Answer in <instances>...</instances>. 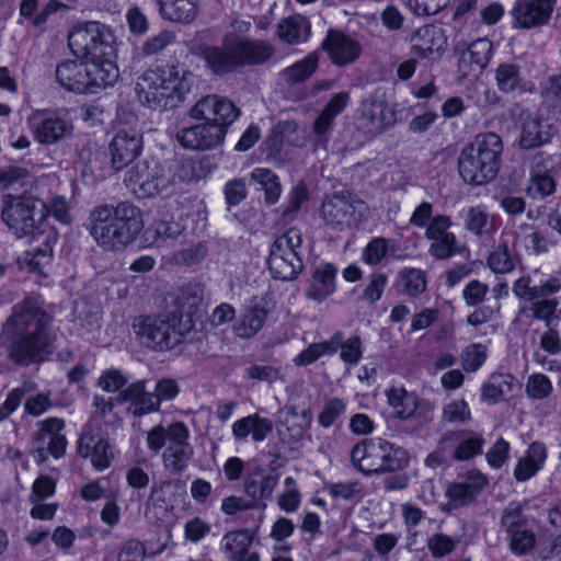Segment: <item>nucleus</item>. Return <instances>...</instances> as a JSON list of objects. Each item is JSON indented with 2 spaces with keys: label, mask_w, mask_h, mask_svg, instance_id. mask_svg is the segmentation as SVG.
Masks as SVG:
<instances>
[{
  "label": "nucleus",
  "mask_w": 561,
  "mask_h": 561,
  "mask_svg": "<svg viewBox=\"0 0 561 561\" xmlns=\"http://www.w3.org/2000/svg\"><path fill=\"white\" fill-rule=\"evenodd\" d=\"M49 316L36 298L26 297L15 305L5 322L8 330L14 335L8 347L9 359L21 366L43 362L49 354Z\"/></svg>",
  "instance_id": "1"
},
{
  "label": "nucleus",
  "mask_w": 561,
  "mask_h": 561,
  "mask_svg": "<svg viewBox=\"0 0 561 561\" xmlns=\"http://www.w3.org/2000/svg\"><path fill=\"white\" fill-rule=\"evenodd\" d=\"M142 228L141 210L130 202L98 206L90 215V233L105 251L124 250L137 239Z\"/></svg>",
  "instance_id": "2"
},
{
  "label": "nucleus",
  "mask_w": 561,
  "mask_h": 561,
  "mask_svg": "<svg viewBox=\"0 0 561 561\" xmlns=\"http://www.w3.org/2000/svg\"><path fill=\"white\" fill-rule=\"evenodd\" d=\"M194 76L180 65L146 70L137 80L136 93L141 104L151 110L178 107L191 91Z\"/></svg>",
  "instance_id": "3"
},
{
  "label": "nucleus",
  "mask_w": 561,
  "mask_h": 561,
  "mask_svg": "<svg viewBox=\"0 0 561 561\" xmlns=\"http://www.w3.org/2000/svg\"><path fill=\"white\" fill-rule=\"evenodd\" d=\"M139 345L152 352H169L182 344L194 329L193 320L179 312L164 311L160 314H141L131 323Z\"/></svg>",
  "instance_id": "4"
},
{
  "label": "nucleus",
  "mask_w": 561,
  "mask_h": 561,
  "mask_svg": "<svg viewBox=\"0 0 561 561\" xmlns=\"http://www.w3.org/2000/svg\"><path fill=\"white\" fill-rule=\"evenodd\" d=\"M503 151L499 135L484 133L476 136L458 157V171L461 179L470 185H484L495 179Z\"/></svg>",
  "instance_id": "5"
},
{
  "label": "nucleus",
  "mask_w": 561,
  "mask_h": 561,
  "mask_svg": "<svg viewBox=\"0 0 561 561\" xmlns=\"http://www.w3.org/2000/svg\"><path fill=\"white\" fill-rule=\"evenodd\" d=\"M355 468L366 476H376L404 469L409 463L408 453L393 444L381 439H364L351 451Z\"/></svg>",
  "instance_id": "6"
},
{
  "label": "nucleus",
  "mask_w": 561,
  "mask_h": 561,
  "mask_svg": "<svg viewBox=\"0 0 561 561\" xmlns=\"http://www.w3.org/2000/svg\"><path fill=\"white\" fill-rule=\"evenodd\" d=\"M179 392L180 387L173 378L158 380L153 392L147 391L146 380H138L117 393L115 401L118 404L129 402L127 413L135 417H141L158 412L162 401L173 400Z\"/></svg>",
  "instance_id": "7"
},
{
  "label": "nucleus",
  "mask_w": 561,
  "mask_h": 561,
  "mask_svg": "<svg viewBox=\"0 0 561 561\" xmlns=\"http://www.w3.org/2000/svg\"><path fill=\"white\" fill-rule=\"evenodd\" d=\"M115 36L110 26L88 21L78 23L68 35V46L71 53L83 60L111 57L114 54Z\"/></svg>",
  "instance_id": "8"
},
{
  "label": "nucleus",
  "mask_w": 561,
  "mask_h": 561,
  "mask_svg": "<svg viewBox=\"0 0 561 561\" xmlns=\"http://www.w3.org/2000/svg\"><path fill=\"white\" fill-rule=\"evenodd\" d=\"M3 203L2 221L15 237L32 234L33 238H38L46 232L47 228H50L43 215L36 222L34 213L38 201L32 195L25 192L16 195L8 193L3 196Z\"/></svg>",
  "instance_id": "9"
},
{
  "label": "nucleus",
  "mask_w": 561,
  "mask_h": 561,
  "mask_svg": "<svg viewBox=\"0 0 561 561\" xmlns=\"http://www.w3.org/2000/svg\"><path fill=\"white\" fill-rule=\"evenodd\" d=\"M302 243L300 230L290 228L272 244L268 268L274 278L294 280L304 270V262L298 249Z\"/></svg>",
  "instance_id": "10"
},
{
  "label": "nucleus",
  "mask_w": 561,
  "mask_h": 561,
  "mask_svg": "<svg viewBox=\"0 0 561 561\" xmlns=\"http://www.w3.org/2000/svg\"><path fill=\"white\" fill-rule=\"evenodd\" d=\"M500 526L507 536L510 550L516 556H527L536 547V534L529 527L520 502L513 501L503 510Z\"/></svg>",
  "instance_id": "11"
},
{
  "label": "nucleus",
  "mask_w": 561,
  "mask_h": 561,
  "mask_svg": "<svg viewBox=\"0 0 561 561\" xmlns=\"http://www.w3.org/2000/svg\"><path fill=\"white\" fill-rule=\"evenodd\" d=\"M125 182L140 197L154 196L171 185L167 170L154 159L137 162L126 173Z\"/></svg>",
  "instance_id": "12"
},
{
  "label": "nucleus",
  "mask_w": 561,
  "mask_h": 561,
  "mask_svg": "<svg viewBox=\"0 0 561 561\" xmlns=\"http://www.w3.org/2000/svg\"><path fill=\"white\" fill-rule=\"evenodd\" d=\"M190 116L194 119L210 122L224 129L228 128L240 116V110L227 98L209 94L199 99L190 110Z\"/></svg>",
  "instance_id": "13"
},
{
  "label": "nucleus",
  "mask_w": 561,
  "mask_h": 561,
  "mask_svg": "<svg viewBox=\"0 0 561 561\" xmlns=\"http://www.w3.org/2000/svg\"><path fill=\"white\" fill-rule=\"evenodd\" d=\"M188 438L190 431L183 422L170 424V443L162 454V461L171 474L182 473L193 459L194 449Z\"/></svg>",
  "instance_id": "14"
},
{
  "label": "nucleus",
  "mask_w": 561,
  "mask_h": 561,
  "mask_svg": "<svg viewBox=\"0 0 561 561\" xmlns=\"http://www.w3.org/2000/svg\"><path fill=\"white\" fill-rule=\"evenodd\" d=\"M226 135L221 127L204 121L179 130L176 139L186 149L205 151L221 146Z\"/></svg>",
  "instance_id": "15"
},
{
  "label": "nucleus",
  "mask_w": 561,
  "mask_h": 561,
  "mask_svg": "<svg viewBox=\"0 0 561 561\" xmlns=\"http://www.w3.org/2000/svg\"><path fill=\"white\" fill-rule=\"evenodd\" d=\"M359 199L348 191L334 193L321 206V217L327 226L342 230L353 220Z\"/></svg>",
  "instance_id": "16"
},
{
  "label": "nucleus",
  "mask_w": 561,
  "mask_h": 561,
  "mask_svg": "<svg viewBox=\"0 0 561 561\" xmlns=\"http://www.w3.org/2000/svg\"><path fill=\"white\" fill-rule=\"evenodd\" d=\"M411 54L415 57L437 60L447 47L445 31L434 24H427L414 31L410 37Z\"/></svg>",
  "instance_id": "17"
},
{
  "label": "nucleus",
  "mask_w": 561,
  "mask_h": 561,
  "mask_svg": "<svg viewBox=\"0 0 561 561\" xmlns=\"http://www.w3.org/2000/svg\"><path fill=\"white\" fill-rule=\"evenodd\" d=\"M142 136L135 129H119L108 145L111 164L122 170L141 153Z\"/></svg>",
  "instance_id": "18"
},
{
  "label": "nucleus",
  "mask_w": 561,
  "mask_h": 561,
  "mask_svg": "<svg viewBox=\"0 0 561 561\" xmlns=\"http://www.w3.org/2000/svg\"><path fill=\"white\" fill-rule=\"evenodd\" d=\"M215 76H226L239 69L234 41L225 38L221 45H205L196 53Z\"/></svg>",
  "instance_id": "19"
},
{
  "label": "nucleus",
  "mask_w": 561,
  "mask_h": 561,
  "mask_svg": "<svg viewBox=\"0 0 561 561\" xmlns=\"http://www.w3.org/2000/svg\"><path fill=\"white\" fill-rule=\"evenodd\" d=\"M554 0H517L512 15L514 26L529 30L548 23L552 14Z\"/></svg>",
  "instance_id": "20"
},
{
  "label": "nucleus",
  "mask_w": 561,
  "mask_h": 561,
  "mask_svg": "<svg viewBox=\"0 0 561 561\" xmlns=\"http://www.w3.org/2000/svg\"><path fill=\"white\" fill-rule=\"evenodd\" d=\"M322 49L328 53L332 62L339 67L354 62L360 55V45L357 41L333 30L328 32L322 42Z\"/></svg>",
  "instance_id": "21"
},
{
  "label": "nucleus",
  "mask_w": 561,
  "mask_h": 561,
  "mask_svg": "<svg viewBox=\"0 0 561 561\" xmlns=\"http://www.w3.org/2000/svg\"><path fill=\"white\" fill-rule=\"evenodd\" d=\"M359 123L369 133H381L390 127L396 118L387 103L377 99H366L359 108Z\"/></svg>",
  "instance_id": "22"
},
{
  "label": "nucleus",
  "mask_w": 561,
  "mask_h": 561,
  "mask_svg": "<svg viewBox=\"0 0 561 561\" xmlns=\"http://www.w3.org/2000/svg\"><path fill=\"white\" fill-rule=\"evenodd\" d=\"M337 268L334 264L321 262L311 271V278L305 296L313 301L321 302L331 296L335 289Z\"/></svg>",
  "instance_id": "23"
},
{
  "label": "nucleus",
  "mask_w": 561,
  "mask_h": 561,
  "mask_svg": "<svg viewBox=\"0 0 561 561\" xmlns=\"http://www.w3.org/2000/svg\"><path fill=\"white\" fill-rule=\"evenodd\" d=\"M239 68L267 62L275 54L274 45L263 39L234 37Z\"/></svg>",
  "instance_id": "24"
},
{
  "label": "nucleus",
  "mask_w": 561,
  "mask_h": 561,
  "mask_svg": "<svg viewBox=\"0 0 561 561\" xmlns=\"http://www.w3.org/2000/svg\"><path fill=\"white\" fill-rule=\"evenodd\" d=\"M252 541L248 529L233 530L224 535L221 549L228 561H260L259 553L250 551Z\"/></svg>",
  "instance_id": "25"
},
{
  "label": "nucleus",
  "mask_w": 561,
  "mask_h": 561,
  "mask_svg": "<svg viewBox=\"0 0 561 561\" xmlns=\"http://www.w3.org/2000/svg\"><path fill=\"white\" fill-rule=\"evenodd\" d=\"M79 454L90 458L98 470L107 468L112 460L111 446L99 432H88L79 439Z\"/></svg>",
  "instance_id": "26"
},
{
  "label": "nucleus",
  "mask_w": 561,
  "mask_h": 561,
  "mask_svg": "<svg viewBox=\"0 0 561 561\" xmlns=\"http://www.w3.org/2000/svg\"><path fill=\"white\" fill-rule=\"evenodd\" d=\"M57 82L68 91L89 93L87 61L67 60L55 71Z\"/></svg>",
  "instance_id": "27"
},
{
  "label": "nucleus",
  "mask_w": 561,
  "mask_h": 561,
  "mask_svg": "<svg viewBox=\"0 0 561 561\" xmlns=\"http://www.w3.org/2000/svg\"><path fill=\"white\" fill-rule=\"evenodd\" d=\"M556 133L554 126L548 119L527 116L522 125L519 146L526 150L540 147L549 142Z\"/></svg>",
  "instance_id": "28"
},
{
  "label": "nucleus",
  "mask_w": 561,
  "mask_h": 561,
  "mask_svg": "<svg viewBox=\"0 0 561 561\" xmlns=\"http://www.w3.org/2000/svg\"><path fill=\"white\" fill-rule=\"evenodd\" d=\"M278 480L279 476L275 471L256 469L245 478L244 491L255 502V506L265 507L263 502L272 496Z\"/></svg>",
  "instance_id": "29"
},
{
  "label": "nucleus",
  "mask_w": 561,
  "mask_h": 561,
  "mask_svg": "<svg viewBox=\"0 0 561 561\" xmlns=\"http://www.w3.org/2000/svg\"><path fill=\"white\" fill-rule=\"evenodd\" d=\"M38 242V245L25 251L19 259L21 265H25L33 272H42V268L47 265L51 259L53 245L57 241V231L50 227L46 232L38 238H33Z\"/></svg>",
  "instance_id": "30"
},
{
  "label": "nucleus",
  "mask_w": 561,
  "mask_h": 561,
  "mask_svg": "<svg viewBox=\"0 0 561 561\" xmlns=\"http://www.w3.org/2000/svg\"><path fill=\"white\" fill-rule=\"evenodd\" d=\"M35 137L38 142L53 145L72 134L69 121L56 114H44L35 121Z\"/></svg>",
  "instance_id": "31"
},
{
  "label": "nucleus",
  "mask_w": 561,
  "mask_h": 561,
  "mask_svg": "<svg viewBox=\"0 0 561 561\" xmlns=\"http://www.w3.org/2000/svg\"><path fill=\"white\" fill-rule=\"evenodd\" d=\"M88 70L89 93L95 94L101 89L113 85L119 78L118 68L110 57L85 60Z\"/></svg>",
  "instance_id": "32"
},
{
  "label": "nucleus",
  "mask_w": 561,
  "mask_h": 561,
  "mask_svg": "<svg viewBox=\"0 0 561 561\" xmlns=\"http://www.w3.org/2000/svg\"><path fill=\"white\" fill-rule=\"evenodd\" d=\"M272 431L273 422L256 413L241 417L232 424V435L237 442L247 439L249 435L255 443L263 442Z\"/></svg>",
  "instance_id": "33"
},
{
  "label": "nucleus",
  "mask_w": 561,
  "mask_h": 561,
  "mask_svg": "<svg viewBox=\"0 0 561 561\" xmlns=\"http://www.w3.org/2000/svg\"><path fill=\"white\" fill-rule=\"evenodd\" d=\"M497 89L505 94L525 93L528 91L527 81L518 64L504 61L497 65L494 71Z\"/></svg>",
  "instance_id": "34"
},
{
  "label": "nucleus",
  "mask_w": 561,
  "mask_h": 561,
  "mask_svg": "<svg viewBox=\"0 0 561 561\" xmlns=\"http://www.w3.org/2000/svg\"><path fill=\"white\" fill-rule=\"evenodd\" d=\"M485 484L486 479L481 474L449 484L445 492L449 499V506H463L471 503L481 493Z\"/></svg>",
  "instance_id": "35"
},
{
  "label": "nucleus",
  "mask_w": 561,
  "mask_h": 561,
  "mask_svg": "<svg viewBox=\"0 0 561 561\" xmlns=\"http://www.w3.org/2000/svg\"><path fill=\"white\" fill-rule=\"evenodd\" d=\"M162 19L190 24L197 15L198 0H157Z\"/></svg>",
  "instance_id": "36"
},
{
  "label": "nucleus",
  "mask_w": 561,
  "mask_h": 561,
  "mask_svg": "<svg viewBox=\"0 0 561 561\" xmlns=\"http://www.w3.org/2000/svg\"><path fill=\"white\" fill-rule=\"evenodd\" d=\"M204 302V287L199 284H187L181 287L174 299H173V310H169L170 312H179L184 316V318H188L193 320V316L198 312V309L202 307Z\"/></svg>",
  "instance_id": "37"
},
{
  "label": "nucleus",
  "mask_w": 561,
  "mask_h": 561,
  "mask_svg": "<svg viewBox=\"0 0 561 561\" xmlns=\"http://www.w3.org/2000/svg\"><path fill=\"white\" fill-rule=\"evenodd\" d=\"M547 458L546 447L540 443H533L526 455L520 458L514 469V477L517 481L524 482L534 477L543 466Z\"/></svg>",
  "instance_id": "38"
},
{
  "label": "nucleus",
  "mask_w": 561,
  "mask_h": 561,
  "mask_svg": "<svg viewBox=\"0 0 561 561\" xmlns=\"http://www.w3.org/2000/svg\"><path fill=\"white\" fill-rule=\"evenodd\" d=\"M310 35V24L305 16L294 15L282 20L277 25L280 41L296 45L306 42Z\"/></svg>",
  "instance_id": "39"
},
{
  "label": "nucleus",
  "mask_w": 561,
  "mask_h": 561,
  "mask_svg": "<svg viewBox=\"0 0 561 561\" xmlns=\"http://www.w3.org/2000/svg\"><path fill=\"white\" fill-rule=\"evenodd\" d=\"M518 262V255L508 247L506 241L500 242L486 260L488 266L496 274L512 272Z\"/></svg>",
  "instance_id": "40"
},
{
  "label": "nucleus",
  "mask_w": 561,
  "mask_h": 561,
  "mask_svg": "<svg viewBox=\"0 0 561 561\" xmlns=\"http://www.w3.org/2000/svg\"><path fill=\"white\" fill-rule=\"evenodd\" d=\"M266 316V311L263 308L254 307L248 309L233 327L236 335L241 339L253 337L262 329Z\"/></svg>",
  "instance_id": "41"
},
{
  "label": "nucleus",
  "mask_w": 561,
  "mask_h": 561,
  "mask_svg": "<svg viewBox=\"0 0 561 561\" xmlns=\"http://www.w3.org/2000/svg\"><path fill=\"white\" fill-rule=\"evenodd\" d=\"M388 403L396 410L399 419L410 417L416 409V398L402 387H392L386 392Z\"/></svg>",
  "instance_id": "42"
},
{
  "label": "nucleus",
  "mask_w": 561,
  "mask_h": 561,
  "mask_svg": "<svg viewBox=\"0 0 561 561\" xmlns=\"http://www.w3.org/2000/svg\"><path fill=\"white\" fill-rule=\"evenodd\" d=\"M492 51L493 45L491 41L488 38H478L469 45L467 53L461 57V62H467L468 57L469 64L481 71L488 66Z\"/></svg>",
  "instance_id": "43"
},
{
  "label": "nucleus",
  "mask_w": 561,
  "mask_h": 561,
  "mask_svg": "<svg viewBox=\"0 0 561 561\" xmlns=\"http://www.w3.org/2000/svg\"><path fill=\"white\" fill-rule=\"evenodd\" d=\"M251 178L264 190L267 204L273 205L278 201L282 188L275 173L268 169L256 168L252 171Z\"/></svg>",
  "instance_id": "44"
},
{
  "label": "nucleus",
  "mask_w": 561,
  "mask_h": 561,
  "mask_svg": "<svg viewBox=\"0 0 561 561\" xmlns=\"http://www.w3.org/2000/svg\"><path fill=\"white\" fill-rule=\"evenodd\" d=\"M318 67V56L309 54L302 60L283 71V78L289 83H299L312 76Z\"/></svg>",
  "instance_id": "45"
},
{
  "label": "nucleus",
  "mask_w": 561,
  "mask_h": 561,
  "mask_svg": "<svg viewBox=\"0 0 561 561\" xmlns=\"http://www.w3.org/2000/svg\"><path fill=\"white\" fill-rule=\"evenodd\" d=\"M401 290L410 297H417L426 289L425 274L419 268H404L399 273Z\"/></svg>",
  "instance_id": "46"
},
{
  "label": "nucleus",
  "mask_w": 561,
  "mask_h": 561,
  "mask_svg": "<svg viewBox=\"0 0 561 561\" xmlns=\"http://www.w3.org/2000/svg\"><path fill=\"white\" fill-rule=\"evenodd\" d=\"M556 186V181L549 173L529 175L526 193L533 199H543L554 193Z\"/></svg>",
  "instance_id": "47"
},
{
  "label": "nucleus",
  "mask_w": 561,
  "mask_h": 561,
  "mask_svg": "<svg viewBox=\"0 0 561 561\" xmlns=\"http://www.w3.org/2000/svg\"><path fill=\"white\" fill-rule=\"evenodd\" d=\"M557 299H542L533 302L528 308L520 310L522 314H531L535 319L545 321L546 327H550L552 322V316L558 307Z\"/></svg>",
  "instance_id": "48"
},
{
  "label": "nucleus",
  "mask_w": 561,
  "mask_h": 561,
  "mask_svg": "<svg viewBox=\"0 0 561 561\" xmlns=\"http://www.w3.org/2000/svg\"><path fill=\"white\" fill-rule=\"evenodd\" d=\"M552 383L543 374H533L526 383V394L534 400H542L552 392Z\"/></svg>",
  "instance_id": "49"
},
{
  "label": "nucleus",
  "mask_w": 561,
  "mask_h": 561,
  "mask_svg": "<svg viewBox=\"0 0 561 561\" xmlns=\"http://www.w3.org/2000/svg\"><path fill=\"white\" fill-rule=\"evenodd\" d=\"M489 215L484 207L476 206L467 210L465 216V227L477 236H482L488 231Z\"/></svg>",
  "instance_id": "50"
},
{
  "label": "nucleus",
  "mask_w": 561,
  "mask_h": 561,
  "mask_svg": "<svg viewBox=\"0 0 561 561\" xmlns=\"http://www.w3.org/2000/svg\"><path fill=\"white\" fill-rule=\"evenodd\" d=\"M442 419L450 424L466 423L471 419V412L465 400H455L444 407Z\"/></svg>",
  "instance_id": "51"
},
{
  "label": "nucleus",
  "mask_w": 561,
  "mask_h": 561,
  "mask_svg": "<svg viewBox=\"0 0 561 561\" xmlns=\"http://www.w3.org/2000/svg\"><path fill=\"white\" fill-rule=\"evenodd\" d=\"M459 252L460 250L457 248V240L454 233L434 239L430 248V253L439 260L451 257Z\"/></svg>",
  "instance_id": "52"
},
{
  "label": "nucleus",
  "mask_w": 561,
  "mask_h": 561,
  "mask_svg": "<svg viewBox=\"0 0 561 561\" xmlns=\"http://www.w3.org/2000/svg\"><path fill=\"white\" fill-rule=\"evenodd\" d=\"M389 249L390 247L388 239L381 237L374 238L365 247L363 252V259L366 263L370 265H377L388 254Z\"/></svg>",
  "instance_id": "53"
},
{
  "label": "nucleus",
  "mask_w": 561,
  "mask_h": 561,
  "mask_svg": "<svg viewBox=\"0 0 561 561\" xmlns=\"http://www.w3.org/2000/svg\"><path fill=\"white\" fill-rule=\"evenodd\" d=\"M486 359L485 347L481 344H472L466 347L461 355V364L465 370H478Z\"/></svg>",
  "instance_id": "54"
},
{
  "label": "nucleus",
  "mask_w": 561,
  "mask_h": 561,
  "mask_svg": "<svg viewBox=\"0 0 561 561\" xmlns=\"http://www.w3.org/2000/svg\"><path fill=\"white\" fill-rule=\"evenodd\" d=\"M340 358L350 365H356L362 358V340L358 335L344 340L342 333V346H340Z\"/></svg>",
  "instance_id": "55"
},
{
  "label": "nucleus",
  "mask_w": 561,
  "mask_h": 561,
  "mask_svg": "<svg viewBox=\"0 0 561 561\" xmlns=\"http://www.w3.org/2000/svg\"><path fill=\"white\" fill-rule=\"evenodd\" d=\"M42 209L41 214L44 216V210L51 215L57 221H59L62 225H68L71 221V217L69 214V206L65 197L62 196H54L49 205L46 206L45 204H41Z\"/></svg>",
  "instance_id": "56"
},
{
  "label": "nucleus",
  "mask_w": 561,
  "mask_h": 561,
  "mask_svg": "<svg viewBox=\"0 0 561 561\" xmlns=\"http://www.w3.org/2000/svg\"><path fill=\"white\" fill-rule=\"evenodd\" d=\"M176 36L171 31H162L159 34L148 38L141 47L142 54L146 56L154 55L162 51L165 47L173 44Z\"/></svg>",
  "instance_id": "57"
},
{
  "label": "nucleus",
  "mask_w": 561,
  "mask_h": 561,
  "mask_svg": "<svg viewBox=\"0 0 561 561\" xmlns=\"http://www.w3.org/2000/svg\"><path fill=\"white\" fill-rule=\"evenodd\" d=\"M127 383V377L117 369H108L104 371L99 380L98 386L106 392H121Z\"/></svg>",
  "instance_id": "58"
},
{
  "label": "nucleus",
  "mask_w": 561,
  "mask_h": 561,
  "mask_svg": "<svg viewBox=\"0 0 561 561\" xmlns=\"http://www.w3.org/2000/svg\"><path fill=\"white\" fill-rule=\"evenodd\" d=\"M345 410L346 405L343 400L339 398L329 400L319 414V424L323 427H330L342 414H344Z\"/></svg>",
  "instance_id": "59"
},
{
  "label": "nucleus",
  "mask_w": 561,
  "mask_h": 561,
  "mask_svg": "<svg viewBox=\"0 0 561 561\" xmlns=\"http://www.w3.org/2000/svg\"><path fill=\"white\" fill-rule=\"evenodd\" d=\"M179 482L171 480H164L159 483H154L151 486L150 494L147 500V507L160 506L167 504L170 501V494L173 486H178Z\"/></svg>",
  "instance_id": "60"
},
{
  "label": "nucleus",
  "mask_w": 561,
  "mask_h": 561,
  "mask_svg": "<svg viewBox=\"0 0 561 561\" xmlns=\"http://www.w3.org/2000/svg\"><path fill=\"white\" fill-rule=\"evenodd\" d=\"M457 541L445 534H435L427 540V547L434 558H443L454 551Z\"/></svg>",
  "instance_id": "61"
},
{
  "label": "nucleus",
  "mask_w": 561,
  "mask_h": 561,
  "mask_svg": "<svg viewBox=\"0 0 561 561\" xmlns=\"http://www.w3.org/2000/svg\"><path fill=\"white\" fill-rule=\"evenodd\" d=\"M247 182L244 179H234L225 185V198L228 207L239 205L247 197Z\"/></svg>",
  "instance_id": "62"
},
{
  "label": "nucleus",
  "mask_w": 561,
  "mask_h": 561,
  "mask_svg": "<svg viewBox=\"0 0 561 561\" xmlns=\"http://www.w3.org/2000/svg\"><path fill=\"white\" fill-rule=\"evenodd\" d=\"M388 278L385 274H373L366 288L363 290L362 299L374 304L381 298V295L387 286Z\"/></svg>",
  "instance_id": "63"
},
{
  "label": "nucleus",
  "mask_w": 561,
  "mask_h": 561,
  "mask_svg": "<svg viewBox=\"0 0 561 561\" xmlns=\"http://www.w3.org/2000/svg\"><path fill=\"white\" fill-rule=\"evenodd\" d=\"M541 93L546 102H551L554 108L561 110V73L550 76Z\"/></svg>",
  "instance_id": "64"
}]
</instances>
